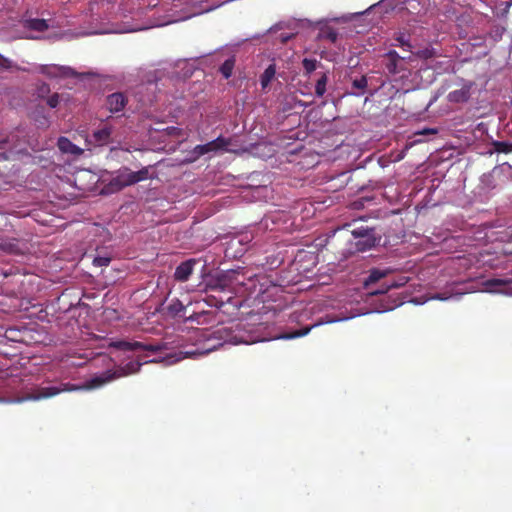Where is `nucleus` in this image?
<instances>
[{"label":"nucleus","instance_id":"f257e3e1","mask_svg":"<svg viewBox=\"0 0 512 512\" xmlns=\"http://www.w3.org/2000/svg\"><path fill=\"white\" fill-rule=\"evenodd\" d=\"M381 236L376 234L375 228L360 226L351 231V237L333 238L329 245H332L339 260L347 259L357 252H365L379 244Z\"/></svg>","mask_w":512,"mask_h":512},{"label":"nucleus","instance_id":"f03ea898","mask_svg":"<svg viewBox=\"0 0 512 512\" xmlns=\"http://www.w3.org/2000/svg\"><path fill=\"white\" fill-rule=\"evenodd\" d=\"M116 377H117V375L115 372L112 373L110 371H107L101 375L91 378L83 386H76V385H73L70 383H64V384H62L61 387H54V386L40 387V388H37L33 394L29 395L25 399L40 400V399H45V398H50V397L56 396L59 393L64 392V391L70 392V391H76V390H80V389H96V388H99V387L109 383Z\"/></svg>","mask_w":512,"mask_h":512},{"label":"nucleus","instance_id":"7ed1b4c3","mask_svg":"<svg viewBox=\"0 0 512 512\" xmlns=\"http://www.w3.org/2000/svg\"><path fill=\"white\" fill-rule=\"evenodd\" d=\"M149 178L148 167H143L139 171H131L127 167L120 169L116 176L113 177L108 185L111 191H120L127 186L134 185L138 182Z\"/></svg>","mask_w":512,"mask_h":512},{"label":"nucleus","instance_id":"20e7f679","mask_svg":"<svg viewBox=\"0 0 512 512\" xmlns=\"http://www.w3.org/2000/svg\"><path fill=\"white\" fill-rule=\"evenodd\" d=\"M109 346L122 351H148L151 353H158L165 348V345L161 343H144L127 340L113 341Z\"/></svg>","mask_w":512,"mask_h":512},{"label":"nucleus","instance_id":"39448f33","mask_svg":"<svg viewBox=\"0 0 512 512\" xmlns=\"http://www.w3.org/2000/svg\"><path fill=\"white\" fill-rule=\"evenodd\" d=\"M221 332H222L221 329H219L213 333H209L208 331H204V330L198 331L197 334L203 339V343H202L201 347L197 348L194 351H187L186 354L205 355V354H208L209 352L216 350L219 346L222 345V342L220 341L221 340L220 337L217 336Z\"/></svg>","mask_w":512,"mask_h":512},{"label":"nucleus","instance_id":"423d86ee","mask_svg":"<svg viewBox=\"0 0 512 512\" xmlns=\"http://www.w3.org/2000/svg\"><path fill=\"white\" fill-rule=\"evenodd\" d=\"M231 141L232 140L230 138L219 136L215 140H212L206 144L197 145L194 148L193 153L196 155V157H200L210 152H217L220 150L230 151L228 146L231 144Z\"/></svg>","mask_w":512,"mask_h":512},{"label":"nucleus","instance_id":"0eeeda50","mask_svg":"<svg viewBox=\"0 0 512 512\" xmlns=\"http://www.w3.org/2000/svg\"><path fill=\"white\" fill-rule=\"evenodd\" d=\"M0 250L9 255H24L29 252L28 243L17 238H4L0 240Z\"/></svg>","mask_w":512,"mask_h":512},{"label":"nucleus","instance_id":"6e6552de","mask_svg":"<svg viewBox=\"0 0 512 512\" xmlns=\"http://www.w3.org/2000/svg\"><path fill=\"white\" fill-rule=\"evenodd\" d=\"M38 71L49 78H61L75 76V71L68 66L40 65Z\"/></svg>","mask_w":512,"mask_h":512},{"label":"nucleus","instance_id":"1a4fd4ad","mask_svg":"<svg viewBox=\"0 0 512 512\" xmlns=\"http://www.w3.org/2000/svg\"><path fill=\"white\" fill-rule=\"evenodd\" d=\"M383 57L385 59V69L389 74L396 75L404 69L401 65L404 58H402L395 50H389Z\"/></svg>","mask_w":512,"mask_h":512},{"label":"nucleus","instance_id":"9d476101","mask_svg":"<svg viewBox=\"0 0 512 512\" xmlns=\"http://www.w3.org/2000/svg\"><path fill=\"white\" fill-rule=\"evenodd\" d=\"M196 264V259H188L180 263L175 269L174 279L178 282H186L193 273Z\"/></svg>","mask_w":512,"mask_h":512},{"label":"nucleus","instance_id":"9b49d317","mask_svg":"<svg viewBox=\"0 0 512 512\" xmlns=\"http://www.w3.org/2000/svg\"><path fill=\"white\" fill-rule=\"evenodd\" d=\"M126 104L127 97L121 92L112 93L106 98V106L111 113L122 111Z\"/></svg>","mask_w":512,"mask_h":512},{"label":"nucleus","instance_id":"f8f14e48","mask_svg":"<svg viewBox=\"0 0 512 512\" xmlns=\"http://www.w3.org/2000/svg\"><path fill=\"white\" fill-rule=\"evenodd\" d=\"M111 134L112 127L105 125L92 133L90 142L96 146L107 145L111 140Z\"/></svg>","mask_w":512,"mask_h":512},{"label":"nucleus","instance_id":"ddd939ff","mask_svg":"<svg viewBox=\"0 0 512 512\" xmlns=\"http://www.w3.org/2000/svg\"><path fill=\"white\" fill-rule=\"evenodd\" d=\"M59 150L63 153H69L72 155H81L83 150L72 143L67 137L61 136L57 141Z\"/></svg>","mask_w":512,"mask_h":512},{"label":"nucleus","instance_id":"4468645a","mask_svg":"<svg viewBox=\"0 0 512 512\" xmlns=\"http://www.w3.org/2000/svg\"><path fill=\"white\" fill-rule=\"evenodd\" d=\"M368 86V79L366 76H361L352 80V91L351 94L355 96H361L365 93Z\"/></svg>","mask_w":512,"mask_h":512},{"label":"nucleus","instance_id":"2eb2a0df","mask_svg":"<svg viewBox=\"0 0 512 512\" xmlns=\"http://www.w3.org/2000/svg\"><path fill=\"white\" fill-rule=\"evenodd\" d=\"M510 283L507 279L492 278L485 282V286L489 291L492 292H503L504 287Z\"/></svg>","mask_w":512,"mask_h":512},{"label":"nucleus","instance_id":"dca6fc26","mask_svg":"<svg viewBox=\"0 0 512 512\" xmlns=\"http://www.w3.org/2000/svg\"><path fill=\"white\" fill-rule=\"evenodd\" d=\"M276 74V65L270 64L260 76V84L262 90H265Z\"/></svg>","mask_w":512,"mask_h":512},{"label":"nucleus","instance_id":"f3484780","mask_svg":"<svg viewBox=\"0 0 512 512\" xmlns=\"http://www.w3.org/2000/svg\"><path fill=\"white\" fill-rule=\"evenodd\" d=\"M391 272H392V270L390 268H387V269L373 268L370 270V274H369L367 280L365 281V284L369 285L371 283H376L380 279L385 278Z\"/></svg>","mask_w":512,"mask_h":512},{"label":"nucleus","instance_id":"a211bd4d","mask_svg":"<svg viewBox=\"0 0 512 512\" xmlns=\"http://www.w3.org/2000/svg\"><path fill=\"white\" fill-rule=\"evenodd\" d=\"M24 27L38 32H44L49 28V25L44 19H27L24 22Z\"/></svg>","mask_w":512,"mask_h":512},{"label":"nucleus","instance_id":"6ab92c4d","mask_svg":"<svg viewBox=\"0 0 512 512\" xmlns=\"http://www.w3.org/2000/svg\"><path fill=\"white\" fill-rule=\"evenodd\" d=\"M236 59L235 56H231L224 61V63L220 66L219 72L225 79H229L232 76L233 69L235 67Z\"/></svg>","mask_w":512,"mask_h":512},{"label":"nucleus","instance_id":"aec40b11","mask_svg":"<svg viewBox=\"0 0 512 512\" xmlns=\"http://www.w3.org/2000/svg\"><path fill=\"white\" fill-rule=\"evenodd\" d=\"M447 98L454 103L466 102L469 99V92L464 89L454 90L448 94Z\"/></svg>","mask_w":512,"mask_h":512},{"label":"nucleus","instance_id":"412c9836","mask_svg":"<svg viewBox=\"0 0 512 512\" xmlns=\"http://www.w3.org/2000/svg\"><path fill=\"white\" fill-rule=\"evenodd\" d=\"M409 281V278L406 277V276H400L397 280H394V281H391L389 283H385V287L382 288L381 290H378V291H375L373 292L374 294H377V293H385L387 292L388 290H390L391 288H400V287H403L406 283H408Z\"/></svg>","mask_w":512,"mask_h":512},{"label":"nucleus","instance_id":"4be33fe9","mask_svg":"<svg viewBox=\"0 0 512 512\" xmlns=\"http://www.w3.org/2000/svg\"><path fill=\"white\" fill-rule=\"evenodd\" d=\"M318 38L328 40L331 43H335L338 39V33L332 27H325L320 30Z\"/></svg>","mask_w":512,"mask_h":512},{"label":"nucleus","instance_id":"5701e85b","mask_svg":"<svg viewBox=\"0 0 512 512\" xmlns=\"http://www.w3.org/2000/svg\"><path fill=\"white\" fill-rule=\"evenodd\" d=\"M168 312L173 316H181L186 307L179 299H173L168 305Z\"/></svg>","mask_w":512,"mask_h":512},{"label":"nucleus","instance_id":"b1692460","mask_svg":"<svg viewBox=\"0 0 512 512\" xmlns=\"http://www.w3.org/2000/svg\"><path fill=\"white\" fill-rule=\"evenodd\" d=\"M327 82L328 77L325 73L322 74L321 77L317 80L315 85V94L318 97H322L325 94Z\"/></svg>","mask_w":512,"mask_h":512},{"label":"nucleus","instance_id":"393cba45","mask_svg":"<svg viewBox=\"0 0 512 512\" xmlns=\"http://www.w3.org/2000/svg\"><path fill=\"white\" fill-rule=\"evenodd\" d=\"M5 336L7 339H9L11 341H16V342H24L25 341L23 332H21L20 330H18L16 328L7 329L5 332Z\"/></svg>","mask_w":512,"mask_h":512},{"label":"nucleus","instance_id":"a878e982","mask_svg":"<svg viewBox=\"0 0 512 512\" xmlns=\"http://www.w3.org/2000/svg\"><path fill=\"white\" fill-rule=\"evenodd\" d=\"M493 147H494L495 151L498 153H504V154L512 153V143H509V142L494 141Z\"/></svg>","mask_w":512,"mask_h":512},{"label":"nucleus","instance_id":"bb28decb","mask_svg":"<svg viewBox=\"0 0 512 512\" xmlns=\"http://www.w3.org/2000/svg\"><path fill=\"white\" fill-rule=\"evenodd\" d=\"M415 57L420 59H431L437 55V52L434 48L426 47L424 49L418 50L414 53Z\"/></svg>","mask_w":512,"mask_h":512},{"label":"nucleus","instance_id":"cd10ccee","mask_svg":"<svg viewBox=\"0 0 512 512\" xmlns=\"http://www.w3.org/2000/svg\"><path fill=\"white\" fill-rule=\"evenodd\" d=\"M318 61L316 59L304 58L302 65L306 74H310L317 68Z\"/></svg>","mask_w":512,"mask_h":512},{"label":"nucleus","instance_id":"c85d7f7f","mask_svg":"<svg viewBox=\"0 0 512 512\" xmlns=\"http://www.w3.org/2000/svg\"><path fill=\"white\" fill-rule=\"evenodd\" d=\"M395 40L398 42V45L402 48L407 49L408 51H411L412 45L409 42L408 39H406L404 33H398L395 37Z\"/></svg>","mask_w":512,"mask_h":512},{"label":"nucleus","instance_id":"c756f323","mask_svg":"<svg viewBox=\"0 0 512 512\" xmlns=\"http://www.w3.org/2000/svg\"><path fill=\"white\" fill-rule=\"evenodd\" d=\"M36 90H37L38 97L44 98L45 96H47L49 94L50 86L45 82H41L40 84L37 85Z\"/></svg>","mask_w":512,"mask_h":512},{"label":"nucleus","instance_id":"7c9ffc66","mask_svg":"<svg viewBox=\"0 0 512 512\" xmlns=\"http://www.w3.org/2000/svg\"><path fill=\"white\" fill-rule=\"evenodd\" d=\"M60 102V96L58 93H54L52 94L51 96H49L47 98V105L50 107V108H56L58 106Z\"/></svg>","mask_w":512,"mask_h":512},{"label":"nucleus","instance_id":"2f4dec72","mask_svg":"<svg viewBox=\"0 0 512 512\" xmlns=\"http://www.w3.org/2000/svg\"><path fill=\"white\" fill-rule=\"evenodd\" d=\"M111 259L109 257H96L93 260V264L98 267L108 266Z\"/></svg>","mask_w":512,"mask_h":512},{"label":"nucleus","instance_id":"473e14b6","mask_svg":"<svg viewBox=\"0 0 512 512\" xmlns=\"http://www.w3.org/2000/svg\"><path fill=\"white\" fill-rule=\"evenodd\" d=\"M0 67L4 69H10L12 68V62L10 59L6 58L2 54H0Z\"/></svg>","mask_w":512,"mask_h":512},{"label":"nucleus","instance_id":"72a5a7b5","mask_svg":"<svg viewBox=\"0 0 512 512\" xmlns=\"http://www.w3.org/2000/svg\"><path fill=\"white\" fill-rule=\"evenodd\" d=\"M311 330L310 327L308 328H305L304 330H300V331H297L291 335H287L285 336V338H295V337H301V336H304L306 334H308V332Z\"/></svg>","mask_w":512,"mask_h":512},{"label":"nucleus","instance_id":"f704fd0d","mask_svg":"<svg viewBox=\"0 0 512 512\" xmlns=\"http://www.w3.org/2000/svg\"><path fill=\"white\" fill-rule=\"evenodd\" d=\"M140 367H141V363H133V362H131V363H129V364L127 365V368H128V369L130 370V372H132V373H136V372H138V371L140 370Z\"/></svg>","mask_w":512,"mask_h":512},{"label":"nucleus","instance_id":"c9c22d12","mask_svg":"<svg viewBox=\"0 0 512 512\" xmlns=\"http://www.w3.org/2000/svg\"><path fill=\"white\" fill-rule=\"evenodd\" d=\"M293 37V34L281 33L280 40L282 43L288 42Z\"/></svg>","mask_w":512,"mask_h":512},{"label":"nucleus","instance_id":"e433bc0d","mask_svg":"<svg viewBox=\"0 0 512 512\" xmlns=\"http://www.w3.org/2000/svg\"><path fill=\"white\" fill-rule=\"evenodd\" d=\"M8 142L9 138L7 136H0V149L4 148Z\"/></svg>","mask_w":512,"mask_h":512},{"label":"nucleus","instance_id":"4c0bfd02","mask_svg":"<svg viewBox=\"0 0 512 512\" xmlns=\"http://www.w3.org/2000/svg\"><path fill=\"white\" fill-rule=\"evenodd\" d=\"M435 133H437L436 129H423L418 134L426 135V134H435Z\"/></svg>","mask_w":512,"mask_h":512},{"label":"nucleus","instance_id":"58836bf2","mask_svg":"<svg viewBox=\"0 0 512 512\" xmlns=\"http://www.w3.org/2000/svg\"><path fill=\"white\" fill-rule=\"evenodd\" d=\"M435 298L440 299V300H445V299H447V297H441L440 295H437Z\"/></svg>","mask_w":512,"mask_h":512},{"label":"nucleus","instance_id":"ea45409f","mask_svg":"<svg viewBox=\"0 0 512 512\" xmlns=\"http://www.w3.org/2000/svg\"><path fill=\"white\" fill-rule=\"evenodd\" d=\"M0 157H1V158H3V159H7V157H6V154H5V153H1V154H0Z\"/></svg>","mask_w":512,"mask_h":512}]
</instances>
